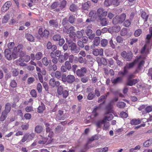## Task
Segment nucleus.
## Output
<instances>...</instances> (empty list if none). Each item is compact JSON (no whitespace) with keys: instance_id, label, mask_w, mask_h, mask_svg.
<instances>
[{"instance_id":"nucleus-57","label":"nucleus","mask_w":152,"mask_h":152,"mask_svg":"<svg viewBox=\"0 0 152 152\" xmlns=\"http://www.w3.org/2000/svg\"><path fill=\"white\" fill-rule=\"evenodd\" d=\"M37 89L39 93H40L42 91V86L40 83H38L37 86Z\"/></svg>"},{"instance_id":"nucleus-15","label":"nucleus","mask_w":152,"mask_h":152,"mask_svg":"<svg viewBox=\"0 0 152 152\" xmlns=\"http://www.w3.org/2000/svg\"><path fill=\"white\" fill-rule=\"evenodd\" d=\"M5 56L8 60H10L12 58L11 51L8 49H6L4 51Z\"/></svg>"},{"instance_id":"nucleus-30","label":"nucleus","mask_w":152,"mask_h":152,"mask_svg":"<svg viewBox=\"0 0 152 152\" xmlns=\"http://www.w3.org/2000/svg\"><path fill=\"white\" fill-rule=\"evenodd\" d=\"M26 37L27 39L29 41L32 42L34 40L33 36L30 34L27 33L26 34Z\"/></svg>"},{"instance_id":"nucleus-5","label":"nucleus","mask_w":152,"mask_h":152,"mask_svg":"<svg viewBox=\"0 0 152 152\" xmlns=\"http://www.w3.org/2000/svg\"><path fill=\"white\" fill-rule=\"evenodd\" d=\"M62 80L63 82L71 83L74 82L75 77L72 75H68L66 77V75H63L62 77Z\"/></svg>"},{"instance_id":"nucleus-45","label":"nucleus","mask_w":152,"mask_h":152,"mask_svg":"<svg viewBox=\"0 0 152 152\" xmlns=\"http://www.w3.org/2000/svg\"><path fill=\"white\" fill-rule=\"evenodd\" d=\"M53 38L54 41H58L61 38V37L59 34H56L53 37Z\"/></svg>"},{"instance_id":"nucleus-14","label":"nucleus","mask_w":152,"mask_h":152,"mask_svg":"<svg viewBox=\"0 0 152 152\" xmlns=\"http://www.w3.org/2000/svg\"><path fill=\"white\" fill-rule=\"evenodd\" d=\"M104 116V118L103 119H105V122L107 120L108 121L111 120L113 118V115L110 112L105 113Z\"/></svg>"},{"instance_id":"nucleus-40","label":"nucleus","mask_w":152,"mask_h":152,"mask_svg":"<svg viewBox=\"0 0 152 152\" xmlns=\"http://www.w3.org/2000/svg\"><path fill=\"white\" fill-rule=\"evenodd\" d=\"M125 104L123 102H118L117 104V106L120 108H123L125 107Z\"/></svg>"},{"instance_id":"nucleus-29","label":"nucleus","mask_w":152,"mask_h":152,"mask_svg":"<svg viewBox=\"0 0 152 152\" xmlns=\"http://www.w3.org/2000/svg\"><path fill=\"white\" fill-rule=\"evenodd\" d=\"M152 143V139H150L146 141L143 144L144 146L148 147Z\"/></svg>"},{"instance_id":"nucleus-50","label":"nucleus","mask_w":152,"mask_h":152,"mask_svg":"<svg viewBox=\"0 0 152 152\" xmlns=\"http://www.w3.org/2000/svg\"><path fill=\"white\" fill-rule=\"evenodd\" d=\"M112 0H105L104 2V5L107 7L109 6L112 5Z\"/></svg>"},{"instance_id":"nucleus-41","label":"nucleus","mask_w":152,"mask_h":152,"mask_svg":"<svg viewBox=\"0 0 152 152\" xmlns=\"http://www.w3.org/2000/svg\"><path fill=\"white\" fill-rule=\"evenodd\" d=\"M42 62L44 65L47 66L49 64V62L46 57H44L42 59Z\"/></svg>"},{"instance_id":"nucleus-46","label":"nucleus","mask_w":152,"mask_h":152,"mask_svg":"<svg viewBox=\"0 0 152 152\" xmlns=\"http://www.w3.org/2000/svg\"><path fill=\"white\" fill-rule=\"evenodd\" d=\"M45 109V107L43 104H41L38 108V112L39 113L42 112Z\"/></svg>"},{"instance_id":"nucleus-38","label":"nucleus","mask_w":152,"mask_h":152,"mask_svg":"<svg viewBox=\"0 0 152 152\" xmlns=\"http://www.w3.org/2000/svg\"><path fill=\"white\" fill-rule=\"evenodd\" d=\"M142 33V30L140 29H138L135 31L134 34L135 37H138Z\"/></svg>"},{"instance_id":"nucleus-27","label":"nucleus","mask_w":152,"mask_h":152,"mask_svg":"<svg viewBox=\"0 0 152 152\" xmlns=\"http://www.w3.org/2000/svg\"><path fill=\"white\" fill-rule=\"evenodd\" d=\"M141 122V121L139 119H134L130 121V123L132 125H137L140 124Z\"/></svg>"},{"instance_id":"nucleus-37","label":"nucleus","mask_w":152,"mask_h":152,"mask_svg":"<svg viewBox=\"0 0 152 152\" xmlns=\"http://www.w3.org/2000/svg\"><path fill=\"white\" fill-rule=\"evenodd\" d=\"M108 41L107 40L105 39H102L100 42V43L101 46L103 47H105L107 44Z\"/></svg>"},{"instance_id":"nucleus-4","label":"nucleus","mask_w":152,"mask_h":152,"mask_svg":"<svg viewBox=\"0 0 152 152\" xmlns=\"http://www.w3.org/2000/svg\"><path fill=\"white\" fill-rule=\"evenodd\" d=\"M152 36V35L151 34H148L147 35L146 38L147 39H148V40L141 50V53L142 55H147L148 53L149 50L148 48V46L149 45L150 42L149 39H150Z\"/></svg>"},{"instance_id":"nucleus-8","label":"nucleus","mask_w":152,"mask_h":152,"mask_svg":"<svg viewBox=\"0 0 152 152\" xmlns=\"http://www.w3.org/2000/svg\"><path fill=\"white\" fill-rule=\"evenodd\" d=\"M38 33L42 37H47L49 34V32L48 30L46 29L43 30V28H42L39 29Z\"/></svg>"},{"instance_id":"nucleus-25","label":"nucleus","mask_w":152,"mask_h":152,"mask_svg":"<svg viewBox=\"0 0 152 152\" xmlns=\"http://www.w3.org/2000/svg\"><path fill=\"white\" fill-rule=\"evenodd\" d=\"M118 98L117 97H115L111 101L110 103L108 105L107 107V109L109 110H111L112 109L111 104L115 102H116L118 100Z\"/></svg>"},{"instance_id":"nucleus-48","label":"nucleus","mask_w":152,"mask_h":152,"mask_svg":"<svg viewBox=\"0 0 152 152\" xmlns=\"http://www.w3.org/2000/svg\"><path fill=\"white\" fill-rule=\"evenodd\" d=\"M65 66L68 70H69L71 69V66L69 62L66 61L64 63Z\"/></svg>"},{"instance_id":"nucleus-61","label":"nucleus","mask_w":152,"mask_h":152,"mask_svg":"<svg viewBox=\"0 0 152 152\" xmlns=\"http://www.w3.org/2000/svg\"><path fill=\"white\" fill-rule=\"evenodd\" d=\"M127 33V29L126 28H124L121 30V34L122 36L125 35Z\"/></svg>"},{"instance_id":"nucleus-56","label":"nucleus","mask_w":152,"mask_h":152,"mask_svg":"<svg viewBox=\"0 0 152 152\" xmlns=\"http://www.w3.org/2000/svg\"><path fill=\"white\" fill-rule=\"evenodd\" d=\"M25 110L27 112L34 111L33 108L32 106H27L25 108Z\"/></svg>"},{"instance_id":"nucleus-43","label":"nucleus","mask_w":152,"mask_h":152,"mask_svg":"<svg viewBox=\"0 0 152 152\" xmlns=\"http://www.w3.org/2000/svg\"><path fill=\"white\" fill-rule=\"evenodd\" d=\"M66 1L65 0H63L59 4L60 9L61 10L64 8L66 5Z\"/></svg>"},{"instance_id":"nucleus-54","label":"nucleus","mask_w":152,"mask_h":152,"mask_svg":"<svg viewBox=\"0 0 152 152\" xmlns=\"http://www.w3.org/2000/svg\"><path fill=\"white\" fill-rule=\"evenodd\" d=\"M97 151L99 152H105L107 151L108 150V148L107 147L104 148H99L97 149Z\"/></svg>"},{"instance_id":"nucleus-34","label":"nucleus","mask_w":152,"mask_h":152,"mask_svg":"<svg viewBox=\"0 0 152 152\" xmlns=\"http://www.w3.org/2000/svg\"><path fill=\"white\" fill-rule=\"evenodd\" d=\"M109 93L107 92V95H106V96H101L99 99L98 100V102H101L103 101V103L104 104L105 102V99L106 98V97L107 96V95H109Z\"/></svg>"},{"instance_id":"nucleus-53","label":"nucleus","mask_w":152,"mask_h":152,"mask_svg":"<svg viewBox=\"0 0 152 152\" xmlns=\"http://www.w3.org/2000/svg\"><path fill=\"white\" fill-rule=\"evenodd\" d=\"M113 23L114 24H116L118 23H120L117 16H116L113 19Z\"/></svg>"},{"instance_id":"nucleus-35","label":"nucleus","mask_w":152,"mask_h":152,"mask_svg":"<svg viewBox=\"0 0 152 152\" xmlns=\"http://www.w3.org/2000/svg\"><path fill=\"white\" fill-rule=\"evenodd\" d=\"M49 71L53 70V71H55L57 69V66L56 64H53L52 65H49L48 66Z\"/></svg>"},{"instance_id":"nucleus-2","label":"nucleus","mask_w":152,"mask_h":152,"mask_svg":"<svg viewBox=\"0 0 152 152\" xmlns=\"http://www.w3.org/2000/svg\"><path fill=\"white\" fill-rule=\"evenodd\" d=\"M66 41L67 42L69 47L70 48V50L72 53L76 54L80 51L79 48H77L75 44L73 42L72 40L68 38L66 39Z\"/></svg>"},{"instance_id":"nucleus-23","label":"nucleus","mask_w":152,"mask_h":152,"mask_svg":"<svg viewBox=\"0 0 152 152\" xmlns=\"http://www.w3.org/2000/svg\"><path fill=\"white\" fill-rule=\"evenodd\" d=\"M49 23L50 26L55 27L58 26V23L56 20H51L49 21Z\"/></svg>"},{"instance_id":"nucleus-55","label":"nucleus","mask_w":152,"mask_h":152,"mask_svg":"<svg viewBox=\"0 0 152 152\" xmlns=\"http://www.w3.org/2000/svg\"><path fill=\"white\" fill-rule=\"evenodd\" d=\"M137 39L136 38H133L130 39L129 43L131 45H132L137 42Z\"/></svg>"},{"instance_id":"nucleus-60","label":"nucleus","mask_w":152,"mask_h":152,"mask_svg":"<svg viewBox=\"0 0 152 152\" xmlns=\"http://www.w3.org/2000/svg\"><path fill=\"white\" fill-rule=\"evenodd\" d=\"M120 115L121 117L123 118H126L128 116L127 113L124 112H122L121 113Z\"/></svg>"},{"instance_id":"nucleus-7","label":"nucleus","mask_w":152,"mask_h":152,"mask_svg":"<svg viewBox=\"0 0 152 152\" xmlns=\"http://www.w3.org/2000/svg\"><path fill=\"white\" fill-rule=\"evenodd\" d=\"M23 46L22 45H19L17 47H15L13 48V51L14 52L17 53L19 54V55L21 56L24 55L23 50Z\"/></svg>"},{"instance_id":"nucleus-12","label":"nucleus","mask_w":152,"mask_h":152,"mask_svg":"<svg viewBox=\"0 0 152 152\" xmlns=\"http://www.w3.org/2000/svg\"><path fill=\"white\" fill-rule=\"evenodd\" d=\"M93 53L95 56H97L99 55L101 56H102L103 53V50L102 48H100L99 49H95L93 50Z\"/></svg>"},{"instance_id":"nucleus-19","label":"nucleus","mask_w":152,"mask_h":152,"mask_svg":"<svg viewBox=\"0 0 152 152\" xmlns=\"http://www.w3.org/2000/svg\"><path fill=\"white\" fill-rule=\"evenodd\" d=\"M122 80V78L121 77H118L117 78H112L111 81L113 83L115 84L121 82Z\"/></svg>"},{"instance_id":"nucleus-13","label":"nucleus","mask_w":152,"mask_h":152,"mask_svg":"<svg viewBox=\"0 0 152 152\" xmlns=\"http://www.w3.org/2000/svg\"><path fill=\"white\" fill-rule=\"evenodd\" d=\"M120 26H114L109 28L108 31L110 33L112 32H118L120 31Z\"/></svg>"},{"instance_id":"nucleus-9","label":"nucleus","mask_w":152,"mask_h":152,"mask_svg":"<svg viewBox=\"0 0 152 152\" xmlns=\"http://www.w3.org/2000/svg\"><path fill=\"white\" fill-rule=\"evenodd\" d=\"M87 69L85 67H82L80 69H77L76 73L78 76H83L87 72Z\"/></svg>"},{"instance_id":"nucleus-28","label":"nucleus","mask_w":152,"mask_h":152,"mask_svg":"<svg viewBox=\"0 0 152 152\" xmlns=\"http://www.w3.org/2000/svg\"><path fill=\"white\" fill-rule=\"evenodd\" d=\"M141 17L144 20V21L147 20L148 18V15H147L146 13L144 11H142L141 13Z\"/></svg>"},{"instance_id":"nucleus-18","label":"nucleus","mask_w":152,"mask_h":152,"mask_svg":"<svg viewBox=\"0 0 152 152\" xmlns=\"http://www.w3.org/2000/svg\"><path fill=\"white\" fill-rule=\"evenodd\" d=\"M100 20V24L102 26H106L109 23L108 20L106 18H102L99 19Z\"/></svg>"},{"instance_id":"nucleus-6","label":"nucleus","mask_w":152,"mask_h":152,"mask_svg":"<svg viewBox=\"0 0 152 152\" xmlns=\"http://www.w3.org/2000/svg\"><path fill=\"white\" fill-rule=\"evenodd\" d=\"M97 16L99 19H101L105 17L107 14V12L102 8H99L97 11Z\"/></svg>"},{"instance_id":"nucleus-47","label":"nucleus","mask_w":152,"mask_h":152,"mask_svg":"<svg viewBox=\"0 0 152 152\" xmlns=\"http://www.w3.org/2000/svg\"><path fill=\"white\" fill-rule=\"evenodd\" d=\"M42 56V54L41 52H38L35 56V58L37 60H40Z\"/></svg>"},{"instance_id":"nucleus-31","label":"nucleus","mask_w":152,"mask_h":152,"mask_svg":"<svg viewBox=\"0 0 152 152\" xmlns=\"http://www.w3.org/2000/svg\"><path fill=\"white\" fill-rule=\"evenodd\" d=\"M42 130V128L41 126L37 125V126L35 129V131L37 133H41Z\"/></svg>"},{"instance_id":"nucleus-64","label":"nucleus","mask_w":152,"mask_h":152,"mask_svg":"<svg viewBox=\"0 0 152 152\" xmlns=\"http://www.w3.org/2000/svg\"><path fill=\"white\" fill-rule=\"evenodd\" d=\"M70 10L72 12H74L77 10L76 6L74 4H72L70 7Z\"/></svg>"},{"instance_id":"nucleus-26","label":"nucleus","mask_w":152,"mask_h":152,"mask_svg":"<svg viewBox=\"0 0 152 152\" xmlns=\"http://www.w3.org/2000/svg\"><path fill=\"white\" fill-rule=\"evenodd\" d=\"M75 30L74 27L73 26L70 27L68 29H67L66 28H65L64 29H63V31L66 33L67 34H69L71 32H73Z\"/></svg>"},{"instance_id":"nucleus-52","label":"nucleus","mask_w":152,"mask_h":152,"mask_svg":"<svg viewBox=\"0 0 152 152\" xmlns=\"http://www.w3.org/2000/svg\"><path fill=\"white\" fill-rule=\"evenodd\" d=\"M112 4L113 5H115V6H118L120 3L119 0H112Z\"/></svg>"},{"instance_id":"nucleus-16","label":"nucleus","mask_w":152,"mask_h":152,"mask_svg":"<svg viewBox=\"0 0 152 152\" xmlns=\"http://www.w3.org/2000/svg\"><path fill=\"white\" fill-rule=\"evenodd\" d=\"M11 5V3L10 1L6 2L2 8V10L3 11H5L8 10Z\"/></svg>"},{"instance_id":"nucleus-39","label":"nucleus","mask_w":152,"mask_h":152,"mask_svg":"<svg viewBox=\"0 0 152 152\" xmlns=\"http://www.w3.org/2000/svg\"><path fill=\"white\" fill-rule=\"evenodd\" d=\"M64 91L63 87L60 86L58 87L57 89V93L59 95L62 94L63 92Z\"/></svg>"},{"instance_id":"nucleus-10","label":"nucleus","mask_w":152,"mask_h":152,"mask_svg":"<svg viewBox=\"0 0 152 152\" xmlns=\"http://www.w3.org/2000/svg\"><path fill=\"white\" fill-rule=\"evenodd\" d=\"M60 82L59 81H56L53 78H51L49 80V85L52 87H54L55 86H58L60 85Z\"/></svg>"},{"instance_id":"nucleus-49","label":"nucleus","mask_w":152,"mask_h":152,"mask_svg":"<svg viewBox=\"0 0 152 152\" xmlns=\"http://www.w3.org/2000/svg\"><path fill=\"white\" fill-rule=\"evenodd\" d=\"M83 30H81V31H77V32L76 36L78 38H80L83 36Z\"/></svg>"},{"instance_id":"nucleus-63","label":"nucleus","mask_w":152,"mask_h":152,"mask_svg":"<svg viewBox=\"0 0 152 152\" xmlns=\"http://www.w3.org/2000/svg\"><path fill=\"white\" fill-rule=\"evenodd\" d=\"M131 22L129 20H126L124 23V25L125 27H127L131 24Z\"/></svg>"},{"instance_id":"nucleus-1","label":"nucleus","mask_w":152,"mask_h":152,"mask_svg":"<svg viewBox=\"0 0 152 152\" xmlns=\"http://www.w3.org/2000/svg\"><path fill=\"white\" fill-rule=\"evenodd\" d=\"M146 55H142V56H140L139 57L137 58L134 61L131 63H127L126 64V65L124 67L123 72H119L120 75H126L127 72L126 70L127 69H129L132 68L135 64L138 62H140L139 64L137 70H140L142 67V66L144 63V61L143 60H145V57L143 56H145Z\"/></svg>"},{"instance_id":"nucleus-17","label":"nucleus","mask_w":152,"mask_h":152,"mask_svg":"<svg viewBox=\"0 0 152 152\" xmlns=\"http://www.w3.org/2000/svg\"><path fill=\"white\" fill-rule=\"evenodd\" d=\"M138 82L137 80L133 79L131 80V79H128L126 82V84L128 86H132L135 85L136 83Z\"/></svg>"},{"instance_id":"nucleus-20","label":"nucleus","mask_w":152,"mask_h":152,"mask_svg":"<svg viewBox=\"0 0 152 152\" xmlns=\"http://www.w3.org/2000/svg\"><path fill=\"white\" fill-rule=\"evenodd\" d=\"M91 3L89 1H88L82 5V8L84 10H88L91 6Z\"/></svg>"},{"instance_id":"nucleus-24","label":"nucleus","mask_w":152,"mask_h":152,"mask_svg":"<svg viewBox=\"0 0 152 152\" xmlns=\"http://www.w3.org/2000/svg\"><path fill=\"white\" fill-rule=\"evenodd\" d=\"M11 109V104L7 103L5 105V109L3 111L8 114L10 112Z\"/></svg>"},{"instance_id":"nucleus-62","label":"nucleus","mask_w":152,"mask_h":152,"mask_svg":"<svg viewBox=\"0 0 152 152\" xmlns=\"http://www.w3.org/2000/svg\"><path fill=\"white\" fill-rule=\"evenodd\" d=\"M30 94L33 97H35L37 96V93L36 91L34 89L32 90L30 92Z\"/></svg>"},{"instance_id":"nucleus-3","label":"nucleus","mask_w":152,"mask_h":152,"mask_svg":"<svg viewBox=\"0 0 152 152\" xmlns=\"http://www.w3.org/2000/svg\"><path fill=\"white\" fill-rule=\"evenodd\" d=\"M35 136V134L34 133L31 134L28 133H26L22 137L21 140L19 142V143L21 145L23 143L26 141L27 142L32 140Z\"/></svg>"},{"instance_id":"nucleus-59","label":"nucleus","mask_w":152,"mask_h":152,"mask_svg":"<svg viewBox=\"0 0 152 152\" xmlns=\"http://www.w3.org/2000/svg\"><path fill=\"white\" fill-rule=\"evenodd\" d=\"M62 96L63 98H66L69 95L68 91L67 90H65L63 92L62 94Z\"/></svg>"},{"instance_id":"nucleus-33","label":"nucleus","mask_w":152,"mask_h":152,"mask_svg":"<svg viewBox=\"0 0 152 152\" xmlns=\"http://www.w3.org/2000/svg\"><path fill=\"white\" fill-rule=\"evenodd\" d=\"M94 44L96 46L98 45L100 43V38L99 37H95L93 41Z\"/></svg>"},{"instance_id":"nucleus-22","label":"nucleus","mask_w":152,"mask_h":152,"mask_svg":"<svg viewBox=\"0 0 152 152\" xmlns=\"http://www.w3.org/2000/svg\"><path fill=\"white\" fill-rule=\"evenodd\" d=\"M8 114V113L3 111L0 117V121H4L7 118Z\"/></svg>"},{"instance_id":"nucleus-21","label":"nucleus","mask_w":152,"mask_h":152,"mask_svg":"<svg viewBox=\"0 0 152 152\" xmlns=\"http://www.w3.org/2000/svg\"><path fill=\"white\" fill-rule=\"evenodd\" d=\"M120 23H123L125 20L126 18V15L125 14H122L119 16H117Z\"/></svg>"},{"instance_id":"nucleus-11","label":"nucleus","mask_w":152,"mask_h":152,"mask_svg":"<svg viewBox=\"0 0 152 152\" xmlns=\"http://www.w3.org/2000/svg\"><path fill=\"white\" fill-rule=\"evenodd\" d=\"M89 16L91 18L92 21L95 20L97 18V12L92 10L88 14Z\"/></svg>"},{"instance_id":"nucleus-58","label":"nucleus","mask_w":152,"mask_h":152,"mask_svg":"<svg viewBox=\"0 0 152 152\" xmlns=\"http://www.w3.org/2000/svg\"><path fill=\"white\" fill-rule=\"evenodd\" d=\"M94 95L92 93L90 92L88 94L87 96V98L88 100H91L93 99L94 97Z\"/></svg>"},{"instance_id":"nucleus-44","label":"nucleus","mask_w":152,"mask_h":152,"mask_svg":"<svg viewBox=\"0 0 152 152\" xmlns=\"http://www.w3.org/2000/svg\"><path fill=\"white\" fill-rule=\"evenodd\" d=\"M29 124L28 123H25L21 125V127L22 129L23 130H27L28 128Z\"/></svg>"},{"instance_id":"nucleus-51","label":"nucleus","mask_w":152,"mask_h":152,"mask_svg":"<svg viewBox=\"0 0 152 152\" xmlns=\"http://www.w3.org/2000/svg\"><path fill=\"white\" fill-rule=\"evenodd\" d=\"M58 61L61 63H63L65 60L63 55H61L58 58Z\"/></svg>"},{"instance_id":"nucleus-42","label":"nucleus","mask_w":152,"mask_h":152,"mask_svg":"<svg viewBox=\"0 0 152 152\" xmlns=\"http://www.w3.org/2000/svg\"><path fill=\"white\" fill-rule=\"evenodd\" d=\"M63 114V111L60 110H59L57 115V118H58V119L59 120L62 119L63 116L62 115Z\"/></svg>"},{"instance_id":"nucleus-32","label":"nucleus","mask_w":152,"mask_h":152,"mask_svg":"<svg viewBox=\"0 0 152 152\" xmlns=\"http://www.w3.org/2000/svg\"><path fill=\"white\" fill-rule=\"evenodd\" d=\"M132 53L131 52L129 51L127 53V56L125 58L126 59L127 61H129L132 59Z\"/></svg>"},{"instance_id":"nucleus-36","label":"nucleus","mask_w":152,"mask_h":152,"mask_svg":"<svg viewBox=\"0 0 152 152\" xmlns=\"http://www.w3.org/2000/svg\"><path fill=\"white\" fill-rule=\"evenodd\" d=\"M105 123V119H103L102 120H100L96 122V124L97 127H100L102 124Z\"/></svg>"}]
</instances>
